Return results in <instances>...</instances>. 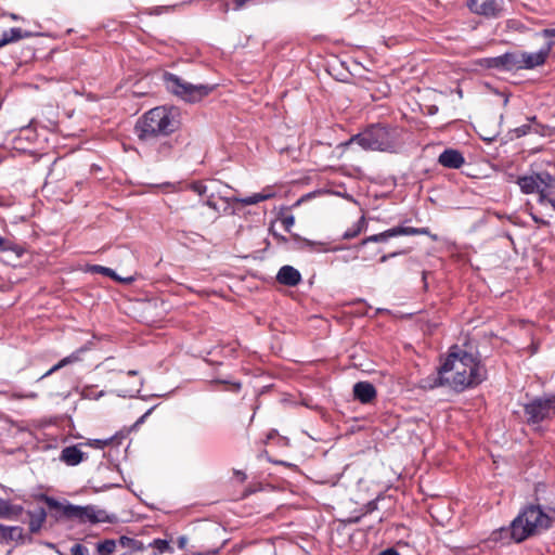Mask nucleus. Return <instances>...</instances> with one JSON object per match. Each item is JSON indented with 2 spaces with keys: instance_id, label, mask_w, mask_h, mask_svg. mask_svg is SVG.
Wrapping results in <instances>:
<instances>
[{
  "instance_id": "nucleus-1",
  "label": "nucleus",
  "mask_w": 555,
  "mask_h": 555,
  "mask_svg": "<svg viewBox=\"0 0 555 555\" xmlns=\"http://www.w3.org/2000/svg\"><path fill=\"white\" fill-rule=\"evenodd\" d=\"M485 378L486 369L481 362L472 353L454 345L438 369V376L433 386H449L461 392L479 385Z\"/></svg>"
},
{
  "instance_id": "nucleus-2",
  "label": "nucleus",
  "mask_w": 555,
  "mask_h": 555,
  "mask_svg": "<svg viewBox=\"0 0 555 555\" xmlns=\"http://www.w3.org/2000/svg\"><path fill=\"white\" fill-rule=\"evenodd\" d=\"M539 503L528 504L522 507L507 528L503 527L493 532V540L508 538L515 543H521L527 539L540 535L553 526V516Z\"/></svg>"
},
{
  "instance_id": "nucleus-3",
  "label": "nucleus",
  "mask_w": 555,
  "mask_h": 555,
  "mask_svg": "<svg viewBox=\"0 0 555 555\" xmlns=\"http://www.w3.org/2000/svg\"><path fill=\"white\" fill-rule=\"evenodd\" d=\"M179 109L175 106H156L137 121L134 131L141 141L168 137L180 127Z\"/></svg>"
},
{
  "instance_id": "nucleus-4",
  "label": "nucleus",
  "mask_w": 555,
  "mask_h": 555,
  "mask_svg": "<svg viewBox=\"0 0 555 555\" xmlns=\"http://www.w3.org/2000/svg\"><path fill=\"white\" fill-rule=\"evenodd\" d=\"M349 143H356L365 151L396 153L403 144L402 129L386 124H373L352 135Z\"/></svg>"
},
{
  "instance_id": "nucleus-5",
  "label": "nucleus",
  "mask_w": 555,
  "mask_h": 555,
  "mask_svg": "<svg viewBox=\"0 0 555 555\" xmlns=\"http://www.w3.org/2000/svg\"><path fill=\"white\" fill-rule=\"evenodd\" d=\"M37 501L44 503L46 507L36 506L33 509L26 511L30 533L38 532L41 529L48 513L56 519L61 517H69V503L65 500L59 501L54 498L48 496L47 494H39L37 496Z\"/></svg>"
},
{
  "instance_id": "nucleus-6",
  "label": "nucleus",
  "mask_w": 555,
  "mask_h": 555,
  "mask_svg": "<svg viewBox=\"0 0 555 555\" xmlns=\"http://www.w3.org/2000/svg\"><path fill=\"white\" fill-rule=\"evenodd\" d=\"M526 422L534 430H541V424L555 417V393L535 397L524 405Z\"/></svg>"
},
{
  "instance_id": "nucleus-7",
  "label": "nucleus",
  "mask_w": 555,
  "mask_h": 555,
  "mask_svg": "<svg viewBox=\"0 0 555 555\" xmlns=\"http://www.w3.org/2000/svg\"><path fill=\"white\" fill-rule=\"evenodd\" d=\"M167 88L181 99L188 102H197L207 96L212 90L214 86L209 85H193L182 80L173 74H166L165 76Z\"/></svg>"
},
{
  "instance_id": "nucleus-8",
  "label": "nucleus",
  "mask_w": 555,
  "mask_h": 555,
  "mask_svg": "<svg viewBox=\"0 0 555 555\" xmlns=\"http://www.w3.org/2000/svg\"><path fill=\"white\" fill-rule=\"evenodd\" d=\"M118 518L96 505H74L72 504V528L78 525H96L101 522L115 524Z\"/></svg>"
},
{
  "instance_id": "nucleus-9",
  "label": "nucleus",
  "mask_w": 555,
  "mask_h": 555,
  "mask_svg": "<svg viewBox=\"0 0 555 555\" xmlns=\"http://www.w3.org/2000/svg\"><path fill=\"white\" fill-rule=\"evenodd\" d=\"M516 183L524 194L538 193L541 198L542 193H547L548 189H554L555 179L546 171L534 172L528 176H519Z\"/></svg>"
},
{
  "instance_id": "nucleus-10",
  "label": "nucleus",
  "mask_w": 555,
  "mask_h": 555,
  "mask_svg": "<svg viewBox=\"0 0 555 555\" xmlns=\"http://www.w3.org/2000/svg\"><path fill=\"white\" fill-rule=\"evenodd\" d=\"M467 7L473 13L487 18H499L504 12L503 0H468Z\"/></svg>"
},
{
  "instance_id": "nucleus-11",
  "label": "nucleus",
  "mask_w": 555,
  "mask_h": 555,
  "mask_svg": "<svg viewBox=\"0 0 555 555\" xmlns=\"http://www.w3.org/2000/svg\"><path fill=\"white\" fill-rule=\"evenodd\" d=\"M553 41H548L543 48L537 52H520L518 54V64L516 69H533L545 63L552 48Z\"/></svg>"
},
{
  "instance_id": "nucleus-12",
  "label": "nucleus",
  "mask_w": 555,
  "mask_h": 555,
  "mask_svg": "<svg viewBox=\"0 0 555 555\" xmlns=\"http://www.w3.org/2000/svg\"><path fill=\"white\" fill-rule=\"evenodd\" d=\"M479 64L485 68L509 72L516 69L518 64V54L515 52H506L499 56L481 59Z\"/></svg>"
},
{
  "instance_id": "nucleus-13",
  "label": "nucleus",
  "mask_w": 555,
  "mask_h": 555,
  "mask_svg": "<svg viewBox=\"0 0 555 555\" xmlns=\"http://www.w3.org/2000/svg\"><path fill=\"white\" fill-rule=\"evenodd\" d=\"M353 396L362 404L371 403L377 396L373 384L369 382H358L353 385Z\"/></svg>"
},
{
  "instance_id": "nucleus-14",
  "label": "nucleus",
  "mask_w": 555,
  "mask_h": 555,
  "mask_svg": "<svg viewBox=\"0 0 555 555\" xmlns=\"http://www.w3.org/2000/svg\"><path fill=\"white\" fill-rule=\"evenodd\" d=\"M438 163L446 168L459 169L463 166L465 159L457 150L447 149L439 155Z\"/></svg>"
},
{
  "instance_id": "nucleus-15",
  "label": "nucleus",
  "mask_w": 555,
  "mask_h": 555,
  "mask_svg": "<svg viewBox=\"0 0 555 555\" xmlns=\"http://www.w3.org/2000/svg\"><path fill=\"white\" fill-rule=\"evenodd\" d=\"M0 517L7 519H21L28 524L26 511L20 505H12L9 501L0 499Z\"/></svg>"
},
{
  "instance_id": "nucleus-16",
  "label": "nucleus",
  "mask_w": 555,
  "mask_h": 555,
  "mask_svg": "<svg viewBox=\"0 0 555 555\" xmlns=\"http://www.w3.org/2000/svg\"><path fill=\"white\" fill-rule=\"evenodd\" d=\"M274 195H275V193L273 191H271L270 188H268V189L262 190L259 193H254L250 196H246V197L233 196V197H229V198H225V199H227V202H234V203H240V204H242L244 206H249V205H256V204H258L260 202L270 199Z\"/></svg>"
},
{
  "instance_id": "nucleus-17",
  "label": "nucleus",
  "mask_w": 555,
  "mask_h": 555,
  "mask_svg": "<svg viewBox=\"0 0 555 555\" xmlns=\"http://www.w3.org/2000/svg\"><path fill=\"white\" fill-rule=\"evenodd\" d=\"M276 280L283 285L296 286L301 281V274L292 266H283L276 274Z\"/></svg>"
},
{
  "instance_id": "nucleus-18",
  "label": "nucleus",
  "mask_w": 555,
  "mask_h": 555,
  "mask_svg": "<svg viewBox=\"0 0 555 555\" xmlns=\"http://www.w3.org/2000/svg\"><path fill=\"white\" fill-rule=\"evenodd\" d=\"M397 230L396 227L388 229L384 232L373 234L371 236H367L361 241V246L366 245L367 243H385L388 242L392 237H397Z\"/></svg>"
},
{
  "instance_id": "nucleus-19",
  "label": "nucleus",
  "mask_w": 555,
  "mask_h": 555,
  "mask_svg": "<svg viewBox=\"0 0 555 555\" xmlns=\"http://www.w3.org/2000/svg\"><path fill=\"white\" fill-rule=\"evenodd\" d=\"M294 238L296 240L298 244V248L307 249L310 251H327L328 248L325 247V244L322 242H314L310 241L308 238H302L298 235H294Z\"/></svg>"
},
{
  "instance_id": "nucleus-20",
  "label": "nucleus",
  "mask_w": 555,
  "mask_h": 555,
  "mask_svg": "<svg viewBox=\"0 0 555 555\" xmlns=\"http://www.w3.org/2000/svg\"><path fill=\"white\" fill-rule=\"evenodd\" d=\"M367 227V222L364 216L360 217L357 222H354L350 228H348L344 234V240H351L357 237L361 232H363Z\"/></svg>"
},
{
  "instance_id": "nucleus-21",
  "label": "nucleus",
  "mask_w": 555,
  "mask_h": 555,
  "mask_svg": "<svg viewBox=\"0 0 555 555\" xmlns=\"http://www.w3.org/2000/svg\"><path fill=\"white\" fill-rule=\"evenodd\" d=\"M89 271L92 273H101L105 276H109L116 281H122L128 284L134 281L133 278L120 279L113 269L99 264L89 267Z\"/></svg>"
},
{
  "instance_id": "nucleus-22",
  "label": "nucleus",
  "mask_w": 555,
  "mask_h": 555,
  "mask_svg": "<svg viewBox=\"0 0 555 555\" xmlns=\"http://www.w3.org/2000/svg\"><path fill=\"white\" fill-rule=\"evenodd\" d=\"M25 538H26V535L24 534L23 528H21L18 526L7 527L3 541H5V542L17 541V542L24 543Z\"/></svg>"
},
{
  "instance_id": "nucleus-23",
  "label": "nucleus",
  "mask_w": 555,
  "mask_h": 555,
  "mask_svg": "<svg viewBox=\"0 0 555 555\" xmlns=\"http://www.w3.org/2000/svg\"><path fill=\"white\" fill-rule=\"evenodd\" d=\"M173 145L170 140L160 142L155 149V160H163L171 155Z\"/></svg>"
},
{
  "instance_id": "nucleus-24",
  "label": "nucleus",
  "mask_w": 555,
  "mask_h": 555,
  "mask_svg": "<svg viewBox=\"0 0 555 555\" xmlns=\"http://www.w3.org/2000/svg\"><path fill=\"white\" fill-rule=\"evenodd\" d=\"M117 541L106 539L96 543V552L99 555H112L116 550Z\"/></svg>"
},
{
  "instance_id": "nucleus-25",
  "label": "nucleus",
  "mask_w": 555,
  "mask_h": 555,
  "mask_svg": "<svg viewBox=\"0 0 555 555\" xmlns=\"http://www.w3.org/2000/svg\"><path fill=\"white\" fill-rule=\"evenodd\" d=\"M118 543L122 547H130L137 552H142L145 550V545L143 542L126 535L120 537Z\"/></svg>"
},
{
  "instance_id": "nucleus-26",
  "label": "nucleus",
  "mask_w": 555,
  "mask_h": 555,
  "mask_svg": "<svg viewBox=\"0 0 555 555\" xmlns=\"http://www.w3.org/2000/svg\"><path fill=\"white\" fill-rule=\"evenodd\" d=\"M2 35L8 40V44H9V43L16 42V41L27 37L28 33L23 31V29H21V28L14 27V28H11V29L4 31Z\"/></svg>"
},
{
  "instance_id": "nucleus-27",
  "label": "nucleus",
  "mask_w": 555,
  "mask_h": 555,
  "mask_svg": "<svg viewBox=\"0 0 555 555\" xmlns=\"http://www.w3.org/2000/svg\"><path fill=\"white\" fill-rule=\"evenodd\" d=\"M82 447H86L83 442L72 446V466L78 465L86 459Z\"/></svg>"
},
{
  "instance_id": "nucleus-28",
  "label": "nucleus",
  "mask_w": 555,
  "mask_h": 555,
  "mask_svg": "<svg viewBox=\"0 0 555 555\" xmlns=\"http://www.w3.org/2000/svg\"><path fill=\"white\" fill-rule=\"evenodd\" d=\"M539 204L548 203L552 208L555 210V182L554 189H548L547 193H542L541 198L538 199Z\"/></svg>"
},
{
  "instance_id": "nucleus-29",
  "label": "nucleus",
  "mask_w": 555,
  "mask_h": 555,
  "mask_svg": "<svg viewBox=\"0 0 555 555\" xmlns=\"http://www.w3.org/2000/svg\"><path fill=\"white\" fill-rule=\"evenodd\" d=\"M150 547H154L158 551V553H165L168 551H171V547L169 545V542L167 540L163 539H154L150 544Z\"/></svg>"
},
{
  "instance_id": "nucleus-30",
  "label": "nucleus",
  "mask_w": 555,
  "mask_h": 555,
  "mask_svg": "<svg viewBox=\"0 0 555 555\" xmlns=\"http://www.w3.org/2000/svg\"><path fill=\"white\" fill-rule=\"evenodd\" d=\"M68 363H69V357L63 358L59 363L54 364L44 374H42L41 377L39 378V380L44 378V377H47V376H49V375H51L52 373L59 371L61 367L66 366Z\"/></svg>"
},
{
  "instance_id": "nucleus-31",
  "label": "nucleus",
  "mask_w": 555,
  "mask_h": 555,
  "mask_svg": "<svg viewBox=\"0 0 555 555\" xmlns=\"http://www.w3.org/2000/svg\"><path fill=\"white\" fill-rule=\"evenodd\" d=\"M397 235H418V228L413 227H402L398 225L396 227Z\"/></svg>"
},
{
  "instance_id": "nucleus-32",
  "label": "nucleus",
  "mask_w": 555,
  "mask_h": 555,
  "mask_svg": "<svg viewBox=\"0 0 555 555\" xmlns=\"http://www.w3.org/2000/svg\"><path fill=\"white\" fill-rule=\"evenodd\" d=\"M86 447H92L95 449H104L108 443L109 439H92L83 442Z\"/></svg>"
},
{
  "instance_id": "nucleus-33",
  "label": "nucleus",
  "mask_w": 555,
  "mask_h": 555,
  "mask_svg": "<svg viewBox=\"0 0 555 555\" xmlns=\"http://www.w3.org/2000/svg\"><path fill=\"white\" fill-rule=\"evenodd\" d=\"M89 345H91V343H88L87 345H85L83 347L79 348L78 350H76L74 353H72V358H70V361L72 363L80 360V354L82 353H89L90 352V348H89Z\"/></svg>"
},
{
  "instance_id": "nucleus-34",
  "label": "nucleus",
  "mask_w": 555,
  "mask_h": 555,
  "mask_svg": "<svg viewBox=\"0 0 555 555\" xmlns=\"http://www.w3.org/2000/svg\"><path fill=\"white\" fill-rule=\"evenodd\" d=\"M191 190L195 193H197L198 195H204L206 194L207 192V185H205L203 182H193L191 185H190Z\"/></svg>"
},
{
  "instance_id": "nucleus-35",
  "label": "nucleus",
  "mask_w": 555,
  "mask_h": 555,
  "mask_svg": "<svg viewBox=\"0 0 555 555\" xmlns=\"http://www.w3.org/2000/svg\"><path fill=\"white\" fill-rule=\"evenodd\" d=\"M72 555H90V553L87 546L78 543L72 547Z\"/></svg>"
},
{
  "instance_id": "nucleus-36",
  "label": "nucleus",
  "mask_w": 555,
  "mask_h": 555,
  "mask_svg": "<svg viewBox=\"0 0 555 555\" xmlns=\"http://www.w3.org/2000/svg\"><path fill=\"white\" fill-rule=\"evenodd\" d=\"M532 127L531 125H521L514 129V132L517 138L524 137L528 134L531 131Z\"/></svg>"
},
{
  "instance_id": "nucleus-37",
  "label": "nucleus",
  "mask_w": 555,
  "mask_h": 555,
  "mask_svg": "<svg viewBox=\"0 0 555 555\" xmlns=\"http://www.w3.org/2000/svg\"><path fill=\"white\" fill-rule=\"evenodd\" d=\"M282 224L284 225L287 232H291L292 227L295 223V217L293 215L284 216L282 219Z\"/></svg>"
},
{
  "instance_id": "nucleus-38",
  "label": "nucleus",
  "mask_w": 555,
  "mask_h": 555,
  "mask_svg": "<svg viewBox=\"0 0 555 555\" xmlns=\"http://www.w3.org/2000/svg\"><path fill=\"white\" fill-rule=\"evenodd\" d=\"M211 383L230 384L232 387V390L235 392H238L242 387L241 383H238V382L230 383L229 380H225V379H215Z\"/></svg>"
},
{
  "instance_id": "nucleus-39",
  "label": "nucleus",
  "mask_w": 555,
  "mask_h": 555,
  "mask_svg": "<svg viewBox=\"0 0 555 555\" xmlns=\"http://www.w3.org/2000/svg\"><path fill=\"white\" fill-rule=\"evenodd\" d=\"M143 385V382L142 380H139V388L134 389V390H124L121 391L120 393H118V396L122 397V398H126V397H134L135 393H139L140 392V389Z\"/></svg>"
},
{
  "instance_id": "nucleus-40",
  "label": "nucleus",
  "mask_w": 555,
  "mask_h": 555,
  "mask_svg": "<svg viewBox=\"0 0 555 555\" xmlns=\"http://www.w3.org/2000/svg\"><path fill=\"white\" fill-rule=\"evenodd\" d=\"M61 461H63L65 464L69 465V447L63 448L60 456Z\"/></svg>"
},
{
  "instance_id": "nucleus-41",
  "label": "nucleus",
  "mask_w": 555,
  "mask_h": 555,
  "mask_svg": "<svg viewBox=\"0 0 555 555\" xmlns=\"http://www.w3.org/2000/svg\"><path fill=\"white\" fill-rule=\"evenodd\" d=\"M404 253H405L404 250H399V251H393V253H390V254H387V255H383L380 257L379 261L380 262H386L388 259L397 257V256L402 255Z\"/></svg>"
},
{
  "instance_id": "nucleus-42",
  "label": "nucleus",
  "mask_w": 555,
  "mask_h": 555,
  "mask_svg": "<svg viewBox=\"0 0 555 555\" xmlns=\"http://www.w3.org/2000/svg\"><path fill=\"white\" fill-rule=\"evenodd\" d=\"M11 249H12L11 243L9 241H7L5 238H3L2 236H0V250L7 251V250H11Z\"/></svg>"
},
{
  "instance_id": "nucleus-43",
  "label": "nucleus",
  "mask_w": 555,
  "mask_h": 555,
  "mask_svg": "<svg viewBox=\"0 0 555 555\" xmlns=\"http://www.w3.org/2000/svg\"><path fill=\"white\" fill-rule=\"evenodd\" d=\"M544 38L555 37V27L545 28L540 33Z\"/></svg>"
},
{
  "instance_id": "nucleus-44",
  "label": "nucleus",
  "mask_w": 555,
  "mask_h": 555,
  "mask_svg": "<svg viewBox=\"0 0 555 555\" xmlns=\"http://www.w3.org/2000/svg\"><path fill=\"white\" fill-rule=\"evenodd\" d=\"M212 197H214V194H210V195L208 196V198L204 202V205H206V206H208L209 208H211V209H214V210L218 211V210H219V208H218L217 204L212 201Z\"/></svg>"
},
{
  "instance_id": "nucleus-45",
  "label": "nucleus",
  "mask_w": 555,
  "mask_h": 555,
  "mask_svg": "<svg viewBox=\"0 0 555 555\" xmlns=\"http://www.w3.org/2000/svg\"><path fill=\"white\" fill-rule=\"evenodd\" d=\"M377 555H399V552L393 547H389V548L382 551Z\"/></svg>"
},
{
  "instance_id": "nucleus-46",
  "label": "nucleus",
  "mask_w": 555,
  "mask_h": 555,
  "mask_svg": "<svg viewBox=\"0 0 555 555\" xmlns=\"http://www.w3.org/2000/svg\"><path fill=\"white\" fill-rule=\"evenodd\" d=\"M418 235H430L433 240H437V235H431L428 228H418Z\"/></svg>"
},
{
  "instance_id": "nucleus-47",
  "label": "nucleus",
  "mask_w": 555,
  "mask_h": 555,
  "mask_svg": "<svg viewBox=\"0 0 555 555\" xmlns=\"http://www.w3.org/2000/svg\"><path fill=\"white\" fill-rule=\"evenodd\" d=\"M531 218H532V220H533L535 223H538V224H542V225H548V224H550V223H548V221H546V220H544V219L539 218V217H538L537 215H534V214H531Z\"/></svg>"
},
{
  "instance_id": "nucleus-48",
  "label": "nucleus",
  "mask_w": 555,
  "mask_h": 555,
  "mask_svg": "<svg viewBox=\"0 0 555 555\" xmlns=\"http://www.w3.org/2000/svg\"><path fill=\"white\" fill-rule=\"evenodd\" d=\"M186 542H188L186 537H184V535L179 537L178 538V547L180 550H183L185 547V545H186Z\"/></svg>"
},
{
  "instance_id": "nucleus-49",
  "label": "nucleus",
  "mask_w": 555,
  "mask_h": 555,
  "mask_svg": "<svg viewBox=\"0 0 555 555\" xmlns=\"http://www.w3.org/2000/svg\"><path fill=\"white\" fill-rule=\"evenodd\" d=\"M272 235L280 242V243H286L287 238L284 235H281L274 231H272Z\"/></svg>"
},
{
  "instance_id": "nucleus-50",
  "label": "nucleus",
  "mask_w": 555,
  "mask_h": 555,
  "mask_svg": "<svg viewBox=\"0 0 555 555\" xmlns=\"http://www.w3.org/2000/svg\"><path fill=\"white\" fill-rule=\"evenodd\" d=\"M377 504L375 501H371L366 505V513H370L376 508Z\"/></svg>"
},
{
  "instance_id": "nucleus-51",
  "label": "nucleus",
  "mask_w": 555,
  "mask_h": 555,
  "mask_svg": "<svg viewBox=\"0 0 555 555\" xmlns=\"http://www.w3.org/2000/svg\"><path fill=\"white\" fill-rule=\"evenodd\" d=\"M7 526L0 524V541H3Z\"/></svg>"
},
{
  "instance_id": "nucleus-52",
  "label": "nucleus",
  "mask_w": 555,
  "mask_h": 555,
  "mask_svg": "<svg viewBox=\"0 0 555 555\" xmlns=\"http://www.w3.org/2000/svg\"><path fill=\"white\" fill-rule=\"evenodd\" d=\"M153 409H154V408H151L150 410H147V412H146L144 415H142V416L140 417V420L138 421V423H142V422L144 421V418H145L147 415H150V414H151V412L153 411Z\"/></svg>"
},
{
  "instance_id": "nucleus-53",
  "label": "nucleus",
  "mask_w": 555,
  "mask_h": 555,
  "mask_svg": "<svg viewBox=\"0 0 555 555\" xmlns=\"http://www.w3.org/2000/svg\"><path fill=\"white\" fill-rule=\"evenodd\" d=\"M278 435V430L276 429H271L268 434V439H272L273 437H275Z\"/></svg>"
},
{
  "instance_id": "nucleus-54",
  "label": "nucleus",
  "mask_w": 555,
  "mask_h": 555,
  "mask_svg": "<svg viewBox=\"0 0 555 555\" xmlns=\"http://www.w3.org/2000/svg\"><path fill=\"white\" fill-rule=\"evenodd\" d=\"M8 44V40L5 39V37H3V35L1 36L0 38V48L4 47Z\"/></svg>"
},
{
  "instance_id": "nucleus-55",
  "label": "nucleus",
  "mask_w": 555,
  "mask_h": 555,
  "mask_svg": "<svg viewBox=\"0 0 555 555\" xmlns=\"http://www.w3.org/2000/svg\"><path fill=\"white\" fill-rule=\"evenodd\" d=\"M360 519H361V516H358V517H354V518L349 519V522L357 524V522H359V521H360Z\"/></svg>"
},
{
  "instance_id": "nucleus-56",
  "label": "nucleus",
  "mask_w": 555,
  "mask_h": 555,
  "mask_svg": "<svg viewBox=\"0 0 555 555\" xmlns=\"http://www.w3.org/2000/svg\"><path fill=\"white\" fill-rule=\"evenodd\" d=\"M127 374H128L129 376H135V375H138V371H135V370H130V371H128V373H127Z\"/></svg>"
},
{
  "instance_id": "nucleus-57",
  "label": "nucleus",
  "mask_w": 555,
  "mask_h": 555,
  "mask_svg": "<svg viewBox=\"0 0 555 555\" xmlns=\"http://www.w3.org/2000/svg\"><path fill=\"white\" fill-rule=\"evenodd\" d=\"M10 16H11L12 20H15V21L18 20V16L16 14L12 13Z\"/></svg>"
},
{
  "instance_id": "nucleus-58",
  "label": "nucleus",
  "mask_w": 555,
  "mask_h": 555,
  "mask_svg": "<svg viewBox=\"0 0 555 555\" xmlns=\"http://www.w3.org/2000/svg\"><path fill=\"white\" fill-rule=\"evenodd\" d=\"M387 309H377V312H387Z\"/></svg>"
},
{
  "instance_id": "nucleus-59",
  "label": "nucleus",
  "mask_w": 555,
  "mask_h": 555,
  "mask_svg": "<svg viewBox=\"0 0 555 555\" xmlns=\"http://www.w3.org/2000/svg\"><path fill=\"white\" fill-rule=\"evenodd\" d=\"M540 487H541V485H538V486H537V488H535V492H537V493L539 492Z\"/></svg>"
},
{
  "instance_id": "nucleus-60",
  "label": "nucleus",
  "mask_w": 555,
  "mask_h": 555,
  "mask_svg": "<svg viewBox=\"0 0 555 555\" xmlns=\"http://www.w3.org/2000/svg\"><path fill=\"white\" fill-rule=\"evenodd\" d=\"M27 397H29V398H35V397H36V395H35V393H30V395H28Z\"/></svg>"
},
{
  "instance_id": "nucleus-61",
  "label": "nucleus",
  "mask_w": 555,
  "mask_h": 555,
  "mask_svg": "<svg viewBox=\"0 0 555 555\" xmlns=\"http://www.w3.org/2000/svg\"><path fill=\"white\" fill-rule=\"evenodd\" d=\"M160 12V8H156V13L158 14Z\"/></svg>"
}]
</instances>
